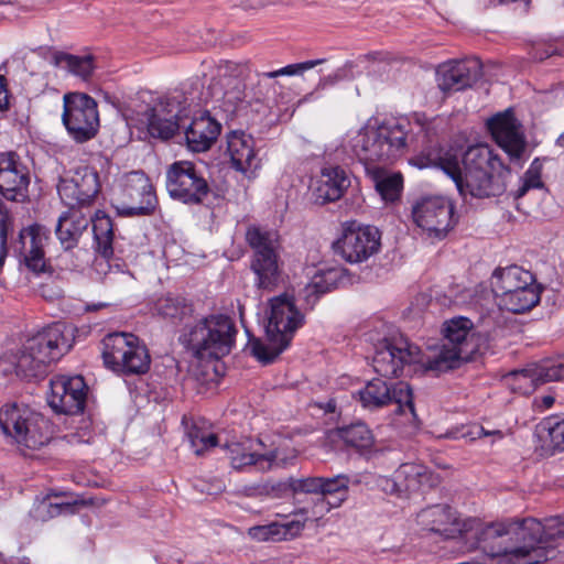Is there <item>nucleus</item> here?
I'll return each instance as SVG.
<instances>
[{"label":"nucleus","mask_w":564,"mask_h":564,"mask_svg":"<svg viewBox=\"0 0 564 564\" xmlns=\"http://www.w3.org/2000/svg\"><path fill=\"white\" fill-rule=\"evenodd\" d=\"M15 373L24 380L43 378L47 372V365L42 358H37L35 354L25 349L23 346L14 361Z\"/></svg>","instance_id":"obj_42"},{"label":"nucleus","mask_w":564,"mask_h":564,"mask_svg":"<svg viewBox=\"0 0 564 564\" xmlns=\"http://www.w3.org/2000/svg\"><path fill=\"white\" fill-rule=\"evenodd\" d=\"M129 203L119 198L112 202L118 216H150L158 207V198L150 178H132L121 188Z\"/></svg>","instance_id":"obj_20"},{"label":"nucleus","mask_w":564,"mask_h":564,"mask_svg":"<svg viewBox=\"0 0 564 564\" xmlns=\"http://www.w3.org/2000/svg\"><path fill=\"white\" fill-rule=\"evenodd\" d=\"M99 178H59L57 192L69 208L90 206L100 191Z\"/></svg>","instance_id":"obj_23"},{"label":"nucleus","mask_w":564,"mask_h":564,"mask_svg":"<svg viewBox=\"0 0 564 564\" xmlns=\"http://www.w3.org/2000/svg\"><path fill=\"white\" fill-rule=\"evenodd\" d=\"M270 314L265 325L267 343L248 334L247 347L261 364H272L291 344L295 330L301 327L304 316L294 301L286 294L270 300Z\"/></svg>","instance_id":"obj_4"},{"label":"nucleus","mask_w":564,"mask_h":564,"mask_svg":"<svg viewBox=\"0 0 564 564\" xmlns=\"http://www.w3.org/2000/svg\"><path fill=\"white\" fill-rule=\"evenodd\" d=\"M30 178H19V182L14 178L10 188H4V184H0V195L8 200H17L18 195L21 193V186H28Z\"/></svg>","instance_id":"obj_53"},{"label":"nucleus","mask_w":564,"mask_h":564,"mask_svg":"<svg viewBox=\"0 0 564 564\" xmlns=\"http://www.w3.org/2000/svg\"><path fill=\"white\" fill-rule=\"evenodd\" d=\"M186 435L197 456L203 455L209 448L217 446L218 437L214 433H209L196 423L186 426Z\"/></svg>","instance_id":"obj_45"},{"label":"nucleus","mask_w":564,"mask_h":564,"mask_svg":"<svg viewBox=\"0 0 564 564\" xmlns=\"http://www.w3.org/2000/svg\"><path fill=\"white\" fill-rule=\"evenodd\" d=\"M464 199L469 195L473 198H488L499 196L505 192L503 178H452Z\"/></svg>","instance_id":"obj_34"},{"label":"nucleus","mask_w":564,"mask_h":564,"mask_svg":"<svg viewBox=\"0 0 564 564\" xmlns=\"http://www.w3.org/2000/svg\"><path fill=\"white\" fill-rule=\"evenodd\" d=\"M343 280V269L332 268L317 272L304 289L306 302L314 304L319 296L337 289Z\"/></svg>","instance_id":"obj_37"},{"label":"nucleus","mask_w":564,"mask_h":564,"mask_svg":"<svg viewBox=\"0 0 564 564\" xmlns=\"http://www.w3.org/2000/svg\"><path fill=\"white\" fill-rule=\"evenodd\" d=\"M546 437L543 438L542 449L547 455L564 452V419L550 417L543 423Z\"/></svg>","instance_id":"obj_43"},{"label":"nucleus","mask_w":564,"mask_h":564,"mask_svg":"<svg viewBox=\"0 0 564 564\" xmlns=\"http://www.w3.org/2000/svg\"><path fill=\"white\" fill-rule=\"evenodd\" d=\"M304 528V523L301 521H291L286 524H276L272 523L269 525H260L254 527L250 529V535L258 540H275V536H279L278 539H281V535L284 538L286 534L295 535L297 534L302 529Z\"/></svg>","instance_id":"obj_44"},{"label":"nucleus","mask_w":564,"mask_h":564,"mask_svg":"<svg viewBox=\"0 0 564 564\" xmlns=\"http://www.w3.org/2000/svg\"><path fill=\"white\" fill-rule=\"evenodd\" d=\"M252 137L245 133L232 132L228 138L227 152L230 164L237 173H254L259 167V160L254 153Z\"/></svg>","instance_id":"obj_29"},{"label":"nucleus","mask_w":564,"mask_h":564,"mask_svg":"<svg viewBox=\"0 0 564 564\" xmlns=\"http://www.w3.org/2000/svg\"><path fill=\"white\" fill-rule=\"evenodd\" d=\"M379 247V230L356 221L346 223L341 236L333 242L334 253L349 263L366 261L378 252Z\"/></svg>","instance_id":"obj_15"},{"label":"nucleus","mask_w":564,"mask_h":564,"mask_svg":"<svg viewBox=\"0 0 564 564\" xmlns=\"http://www.w3.org/2000/svg\"><path fill=\"white\" fill-rule=\"evenodd\" d=\"M89 221V218L78 208H68L59 215L55 227V236L64 251H70L78 246Z\"/></svg>","instance_id":"obj_28"},{"label":"nucleus","mask_w":564,"mask_h":564,"mask_svg":"<svg viewBox=\"0 0 564 564\" xmlns=\"http://www.w3.org/2000/svg\"><path fill=\"white\" fill-rule=\"evenodd\" d=\"M323 477L294 478L289 477L286 486L291 487L292 494H315L318 495L322 489Z\"/></svg>","instance_id":"obj_48"},{"label":"nucleus","mask_w":564,"mask_h":564,"mask_svg":"<svg viewBox=\"0 0 564 564\" xmlns=\"http://www.w3.org/2000/svg\"><path fill=\"white\" fill-rule=\"evenodd\" d=\"M155 311L164 319L178 324L184 322L185 318L191 317L194 308L193 304L185 297L169 294L156 301Z\"/></svg>","instance_id":"obj_40"},{"label":"nucleus","mask_w":564,"mask_h":564,"mask_svg":"<svg viewBox=\"0 0 564 564\" xmlns=\"http://www.w3.org/2000/svg\"><path fill=\"white\" fill-rule=\"evenodd\" d=\"M460 528V541L466 552L480 551L489 560L499 557V564L507 561L506 521L485 522L467 518Z\"/></svg>","instance_id":"obj_10"},{"label":"nucleus","mask_w":564,"mask_h":564,"mask_svg":"<svg viewBox=\"0 0 564 564\" xmlns=\"http://www.w3.org/2000/svg\"><path fill=\"white\" fill-rule=\"evenodd\" d=\"M63 101L62 121L73 140L84 143L95 138L99 129V113L95 99L83 93H67Z\"/></svg>","instance_id":"obj_12"},{"label":"nucleus","mask_w":564,"mask_h":564,"mask_svg":"<svg viewBox=\"0 0 564 564\" xmlns=\"http://www.w3.org/2000/svg\"><path fill=\"white\" fill-rule=\"evenodd\" d=\"M64 492H52L37 507V511L43 521L52 519L62 514H73L76 512L77 502H52L51 497H59Z\"/></svg>","instance_id":"obj_46"},{"label":"nucleus","mask_w":564,"mask_h":564,"mask_svg":"<svg viewBox=\"0 0 564 564\" xmlns=\"http://www.w3.org/2000/svg\"><path fill=\"white\" fill-rule=\"evenodd\" d=\"M186 98L183 94L160 97L144 111L147 129L152 138L169 140L181 127V121L187 117L183 104Z\"/></svg>","instance_id":"obj_14"},{"label":"nucleus","mask_w":564,"mask_h":564,"mask_svg":"<svg viewBox=\"0 0 564 564\" xmlns=\"http://www.w3.org/2000/svg\"><path fill=\"white\" fill-rule=\"evenodd\" d=\"M477 434H478L479 436H481V435H491V434H495V435H498L499 437H502V433H501L500 431L487 432V431H485V429H484L482 426H479V427H478V432H477Z\"/></svg>","instance_id":"obj_64"},{"label":"nucleus","mask_w":564,"mask_h":564,"mask_svg":"<svg viewBox=\"0 0 564 564\" xmlns=\"http://www.w3.org/2000/svg\"><path fill=\"white\" fill-rule=\"evenodd\" d=\"M340 78L341 76L338 73L325 76L321 78L317 89H325L328 86L335 85Z\"/></svg>","instance_id":"obj_60"},{"label":"nucleus","mask_w":564,"mask_h":564,"mask_svg":"<svg viewBox=\"0 0 564 564\" xmlns=\"http://www.w3.org/2000/svg\"><path fill=\"white\" fill-rule=\"evenodd\" d=\"M7 90L4 85V78L0 76V110L7 107Z\"/></svg>","instance_id":"obj_61"},{"label":"nucleus","mask_w":564,"mask_h":564,"mask_svg":"<svg viewBox=\"0 0 564 564\" xmlns=\"http://www.w3.org/2000/svg\"><path fill=\"white\" fill-rule=\"evenodd\" d=\"M420 170L433 169L447 176H502L509 170L487 144L469 147L459 158L451 151L430 150L412 158Z\"/></svg>","instance_id":"obj_3"},{"label":"nucleus","mask_w":564,"mask_h":564,"mask_svg":"<svg viewBox=\"0 0 564 564\" xmlns=\"http://www.w3.org/2000/svg\"><path fill=\"white\" fill-rule=\"evenodd\" d=\"M375 188L386 204H393L401 199L404 178H373Z\"/></svg>","instance_id":"obj_47"},{"label":"nucleus","mask_w":564,"mask_h":564,"mask_svg":"<svg viewBox=\"0 0 564 564\" xmlns=\"http://www.w3.org/2000/svg\"><path fill=\"white\" fill-rule=\"evenodd\" d=\"M530 189L547 192V189L544 187L542 178H524L522 186H520L514 194V199L518 200L522 198Z\"/></svg>","instance_id":"obj_54"},{"label":"nucleus","mask_w":564,"mask_h":564,"mask_svg":"<svg viewBox=\"0 0 564 564\" xmlns=\"http://www.w3.org/2000/svg\"><path fill=\"white\" fill-rule=\"evenodd\" d=\"M106 368L123 376H140L149 371L151 356L147 346L131 333L108 334L102 340Z\"/></svg>","instance_id":"obj_8"},{"label":"nucleus","mask_w":564,"mask_h":564,"mask_svg":"<svg viewBox=\"0 0 564 564\" xmlns=\"http://www.w3.org/2000/svg\"><path fill=\"white\" fill-rule=\"evenodd\" d=\"M166 176H195V166L189 161L174 162L169 166Z\"/></svg>","instance_id":"obj_52"},{"label":"nucleus","mask_w":564,"mask_h":564,"mask_svg":"<svg viewBox=\"0 0 564 564\" xmlns=\"http://www.w3.org/2000/svg\"><path fill=\"white\" fill-rule=\"evenodd\" d=\"M12 173L15 176H29V171L20 161L19 155L13 152L0 153V174Z\"/></svg>","instance_id":"obj_49"},{"label":"nucleus","mask_w":564,"mask_h":564,"mask_svg":"<svg viewBox=\"0 0 564 564\" xmlns=\"http://www.w3.org/2000/svg\"><path fill=\"white\" fill-rule=\"evenodd\" d=\"M237 327L225 314H210L186 324L180 343L197 359L218 360L230 354L235 346Z\"/></svg>","instance_id":"obj_5"},{"label":"nucleus","mask_w":564,"mask_h":564,"mask_svg":"<svg viewBox=\"0 0 564 564\" xmlns=\"http://www.w3.org/2000/svg\"><path fill=\"white\" fill-rule=\"evenodd\" d=\"M221 131V124L208 112L195 117L185 129L187 148L193 152H205L216 142Z\"/></svg>","instance_id":"obj_24"},{"label":"nucleus","mask_w":564,"mask_h":564,"mask_svg":"<svg viewBox=\"0 0 564 564\" xmlns=\"http://www.w3.org/2000/svg\"><path fill=\"white\" fill-rule=\"evenodd\" d=\"M288 482L289 478L276 484L269 485V494H274V497H283L288 492H292L291 487L286 486Z\"/></svg>","instance_id":"obj_57"},{"label":"nucleus","mask_w":564,"mask_h":564,"mask_svg":"<svg viewBox=\"0 0 564 564\" xmlns=\"http://www.w3.org/2000/svg\"><path fill=\"white\" fill-rule=\"evenodd\" d=\"M507 561L501 564H540L561 552L564 540V516L542 523L534 518L506 520Z\"/></svg>","instance_id":"obj_1"},{"label":"nucleus","mask_w":564,"mask_h":564,"mask_svg":"<svg viewBox=\"0 0 564 564\" xmlns=\"http://www.w3.org/2000/svg\"><path fill=\"white\" fill-rule=\"evenodd\" d=\"M91 221L94 234L113 229L112 219L104 212H97L96 217Z\"/></svg>","instance_id":"obj_55"},{"label":"nucleus","mask_w":564,"mask_h":564,"mask_svg":"<svg viewBox=\"0 0 564 564\" xmlns=\"http://www.w3.org/2000/svg\"><path fill=\"white\" fill-rule=\"evenodd\" d=\"M225 73L220 75L219 93L220 107L225 112L235 113L239 105L246 98L245 84L239 78L243 72V67L231 62H226Z\"/></svg>","instance_id":"obj_25"},{"label":"nucleus","mask_w":564,"mask_h":564,"mask_svg":"<svg viewBox=\"0 0 564 564\" xmlns=\"http://www.w3.org/2000/svg\"><path fill=\"white\" fill-rule=\"evenodd\" d=\"M414 224L427 232L429 237L444 239L458 223L455 204L442 195H423L412 205Z\"/></svg>","instance_id":"obj_11"},{"label":"nucleus","mask_w":564,"mask_h":564,"mask_svg":"<svg viewBox=\"0 0 564 564\" xmlns=\"http://www.w3.org/2000/svg\"><path fill=\"white\" fill-rule=\"evenodd\" d=\"M541 173V162L536 159L531 164L524 176H539Z\"/></svg>","instance_id":"obj_62"},{"label":"nucleus","mask_w":564,"mask_h":564,"mask_svg":"<svg viewBox=\"0 0 564 564\" xmlns=\"http://www.w3.org/2000/svg\"><path fill=\"white\" fill-rule=\"evenodd\" d=\"M246 240L253 250L250 269L259 290L273 291L282 281V263L276 251L274 234L252 225L247 228Z\"/></svg>","instance_id":"obj_9"},{"label":"nucleus","mask_w":564,"mask_h":564,"mask_svg":"<svg viewBox=\"0 0 564 564\" xmlns=\"http://www.w3.org/2000/svg\"><path fill=\"white\" fill-rule=\"evenodd\" d=\"M336 434L346 446L361 455L369 453L375 444L371 430L362 422L338 427Z\"/></svg>","instance_id":"obj_36"},{"label":"nucleus","mask_w":564,"mask_h":564,"mask_svg":"<svg viewBox=\"0 0 564 564\" xmlns=\"http://www.w3.org/2000/svg\"><path fill=\"white\" fill-rule=\"evenodd\" d=\"M270 0H246V4L251 8L265 6Z\"/></svg>","instance_id":"obj_63"},{"label":"nucleus","mask_w":564,"mask_h":564,"mask_svg":"<svg viewBox=\"0 0 564 564\" xmlns=\"http://www.w3.org/2000/svg\"><path fill=\"white\" fill-rule=\"evenodd\" d=\"M225 449L235 469L251 465H260L261 469H269L273 464H276V451H271L268 454H257L247 448L242 443H227Z\"/></svg>","instance_id":"obj_33"},{"label":"nucleus","mask_w":564,"mask_h":564,"mask_svg":"<svg viewBox=\"0 0 564 564\" xmlns=\"http://www.w3.org/2000/svg\"><path fill=\"white\" fill-rule=\"evenodd\" d=\"M72 328L57 322L29 338L24 347L35 354L37 358H42L48 366L72 348Z\"/></svg>","instance_id":"obj_19"},{"label":"nucleus","mask_w":564,"mask_h":564,"mask_svg":"<svg viewBox=\"0 0 564 564\" xmlns=\"http://www.w3.org/2000/svg\"><path fill=\"white\" fill-rule=\"evenodd\" d=\"M516 377L529 379L532 386L538 387L553 381L564 380V360L544 359L536 364L512 372Z\"/></svg>","instance_id":"obj_32"},{"label":"nucleus","mask_w":564,"mask_h":564,"mask_svg":"<svg viewBox=\"0 0 564 564\" xmlns=\"http://www.w3.org/2000/svg\"><path fill=\"white\" fill-rule=\"evenodd\" d=\"M482 76V64L477 57L452 61L437 69L438 87L443 91H459L471 87Z\"/></svg>","instance_id":"obj_22"},{"label":"nucleus","mask_w":564,"mask_h":564,"mask_svg":"<svg viewBox=\"0 0 564 564\" xmlns=\"http://www.w3.org/2000/svg\"><path fill=\"white\" fill-rule=\"evenodd\" d=\"M541 291V285L534 282L530 286L520 289L510 293V295L503 296L499 300L498 305L501 310H506L513 314H523L531 311L539 304Z\"/></svg>","instance_id":"obj_35"},{"label":"nucleus","mask_w":564,"mask_h":564,"mask_svg":"<svg viewBox=\"0 0 564 564\" xmlns=\"http://www.w3.org/2000/svg\"><path fill=\"white\" fill-rule=\"evenodd\" d=\"M322 63H324V59H312V61H306L303 63L291 64V65L280 68L278 70L262 73L261 76H263L265 78H276L279 76H284V75H288V76L299 75L305 70L314 68L315 66H317Z\"/></svg>","instance_id":"obj_50"},{"label":"nucleus","mask_w":564,"mask_h":564,"mask_svg":"<svg viewBox=\"0 0 564 564\" xmlns=\"http://www.w3.org/2000/svg\"><path fill=\"white\" fill-rule=\"evenodd\" d=\"M8 234H7V226L6 221L3 219L0 220V267L3 264L4 259L8 254Z\"/></svg>","instance_id":"obj_56"},{"label":"nucleus","mask_w":564,"mask_h":564,"mask_svg":"<svg viewBox=\"0 0 564 564\" xmlns=\"http://www.w3.org/2000/svg\"><path fill=\"white\" fill-rule=\"evenodd\" d=\"M419 521L431 532L460 540V524L464 520L457 519L449 506L429 507L419 513Z\"/></svg>","instance_id":"obj_27"},{"label":"nucleus","mask_w":564,"mask_h":564,"mask_svg":"<svg viewBox=\"0 0 564 564\" xmlns=\"http://www.w3.org/2000/svg\"><path fill=\"white\" fill-rule=\"evenodd\" d=\"M113 229L94 234L96 251L105 259H110L113 256Z\"/></svg>","instance_id":"obj_51"},{"label":"nucleus","mask_w":564,"mask_h":564,"mask_svg":"<svg viewBox=\"0 0 564 564\" xmlns=\"http://www.w3.org/2000/svg\"><path fill=\"white\" fill-rule=\"evenodd\" d=\"M349 185V178H311L312 199L318 205L335 202Z\"/></svg>","instance_id":"obj_38"},{"label":"nucleus","mask_w":564,"mask_h":564,"mask_svg":"<svg viewBox=\"0 0 564 564\" xmlns=\"http://www.w3.org/2000/svg\"><path fill=\"white\" fill-rule=\"evenodd\" d=\"M50 239V231L40 224H33L20 230L18 238L11 243L13 256L35 274H53L48 260L45 258L44 245Z\"/></svg>","instance_id":"obj_16"},{"label":"nucleus","mask_w":564,"mask_h":564,"mask_svg":"<svg viewBox=\"0 0 564 564\" xmlns=\"http://www.w3.org/2000/svg\"><path fill=\"white\" fill-rule=\"evenodd\" d=\"M166 189L172 198L185 204H199L209 193L206 178H167Z\"/></svg>","instance_id":"obj_31"},{"label":"nucleus","mask_w":564,"mask_h":564,"mask_svg":"<svg viewBox=\"0 0 564 564\" xmlns=\"http://www.w3.org/2000/svg\"><path fill=\"white\" fill-rule=\"evenodd\" d=\"M322 176H347V171L339 165L325 166L322 170Z\"/></svg>","instance_id":"obj_59"},{"label":"nucleus","mask_w":564,"mask_h":564,"mask_svg":"<svg viewBox=\"0 0 564 564\" xmlns=\"http://www.w3.org/2000/svg\"><path fill=\"white\" fill-rule=\"evenodd\" d=\"M87 391L82 376H55L50 380L47 402L56 413L76 415L85 409Z\"/></svg>","instance_id":"obj_18"},{"label":"nucleus","mask_w":564,"mask_h":564,"mask_svg":"<svg viewBox=\"0 0 564 564\" xmlns=\"http://www.w3.org/2000/svg\"><path fill=\"white\" fill-rule=\"evenodd\" d=\"M52 64L56 67L67 69L73 75L83 79L90 77L94 70L93 56H77L64 52H55L52 55Z\"/></svg>","instance_id":"obj_41"},{"label":"nucleus","mask_w":564,"mask_h":564,"mask_svg":"<svg viewBox=\"0 0 564 564\" xmlns=\"http://www.w3.org/2000/svg\"><path fill=\"white\" fill-rule=\"evenodd\" d=\"M243 492L248 497H258L262 495H269V485H253L243 488Z\"/></svg>","instance_id":"obj_58"},{"label":"nucleus","mask_w":564,"mask_h":564,"mask_svg":"<svg viewBox=\"0 0 564 564\" xmlns=\"http://www.w3.org/2000/svg\"><path fill=\"white\" fill-rule=\"evenodd\" d=\"M429 479L426 467L415 463L401 464L392 479H384L383 489L390 494L401 495L420 489V485Z\"/></svg>","instance_id":"obj_30"},{"label":"nucleus","mask_w":564,"mask_h":564,"mask_svg":"<svg viewBox=\"0 0 564 564\" xmlns=\"http://www.w3.org/2000/svg\"><path fill=\"white\" fill-rule=\"evenodd\" d=\"M405 126L394 119L378 122L370 119L358 133L354 149L359 163L370 176H402L387 173L384 167L401 156L408 145Z\"/></svg>","instance_id":"obj_2"},{"label":"nucleus","mask_w":564,"mask_h":564,"mask_svg":"<svg viewBox=\"0 0 564 564\" xmlns=\"http://www.w3.org/2000/svg\"><path fill=\"white\" fill-rule=\"evenodd\" d=\"M0 429L19 446L33 451L48 444L53 435V426L46 417L18 403L0 409Z\"/></svg>","instance_id":"obj_7"},{"label":"nucleus","mask_w":564,"mask_h":564,"mask_svg":"<svg viewBox=\"0 0 564 564\" xmlns=\"http://www.w3.org/2000/svg\"><path fill=\"white\" fill-rule=\"evenodd\" d=\"M358 394L365 409L375 410L395 403L399 413L410 412L415 416L413 392L408 382L399 381L388 384L384 380L375 378L368 381Z\"/></svg>","instance_id":"obj_17"},{"label":"nucleus","mask_w":564,"mask_h":564,"mask_svg":"<svg viewBox=\"0 0 564 564\" xmlns=\"http://www.w3.org/2000/svg\"><path fill=\"white\" fill-rule=\"evenodd\" d=\"M442 348L424 362L426 370L445 372L459 368L462 364L474 359L487 344V336L474 328V323L464 316L453 317L444 323Z\"/></svg>","instance_id":"obj_6"},{"label":"nucleus","mask_w":564,"mask_h":564,"mask_svg":"<svg viewBox=\"0 0 564 564\" xmlns=\"http://www.w3.org/2000/svg\"><path fill=\"white\" fill-rule=\"evenodd\" d=\"M487 128L497 144L511 159L519 160L521 158L525 149V139L521 131V123L510 109L489 118Z\"/></svg>","instance_id":"obj_21"},{"label":"nucleus","mask_w":564,"mask_h":564,"mask_svg":"<svg viewBox=\"0 0 564 564\" xmlns=\"http://www.w3.org/2000/svg\"><path fill=\"white\" fill-rule=\"evenodd\" d=\"M535 282L534 275L519 265L497 268L490 278V288L499 301L514 291L530 286Z\"/></svg>","instance_id":"obj_26"},{"label":"nucleus","mask_w":564,"mask_h":564,"mask_svg":"<svg viewBox=\"0 0 564 564\" xmlns=\"http://www.w3.org/2000/svg\"><path fill=\"white\" fill-rule=\"evenodd\" d=\"M420 354V348L402 335L386 337L375 346L372 367L381 377L398 378L406 366L425 362Z\"/></svg>","instance_id":"obj_13"},{"label":"nucleus","mask_w":564,"mask_h":564,"mask_svg":"<svg viewBox=\"0 0 564 564\" xmlns=\"http://www.w3.org/2000/svg\"><path fill=\"white\" fill-rule=\"evenodd\" d=\"M349 477L337 475L334 477H323V484L319 495H322L321 506L326 511L339 507L348 495Z\"/></svg>","instance_id":"obj_39"}]
</instances>
